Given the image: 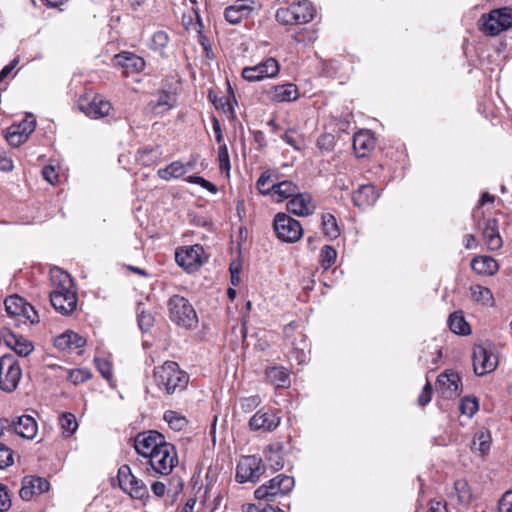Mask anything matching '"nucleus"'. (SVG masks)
I'll list each match as a JSON object with an SVG mask.
<instances>
[{
	"label": "nucleus",
	"mask_w": 512,
	"mask_h": 512,
	"mask_svg": "<svg viewBox=\"0 0 512 512\" xmlns=\"http://www.w3.org/2000/svg\"><path fill=\"white\" fill-rule=\"evenodd\" d=\"M15 128H19L23 135L29 137V135L32 134L36 128V119L33 115H28L18 125H15Z\"/></svg>",
	"instance_id": "nucleus-52"
},
{
	"label": "nucleus",
	"mask_w": 512,
	"mask_h": 512,
	"mask_svg": "<svg viewBox=\"0 0 512 512\" xmlns=\"http://www.w3.org/2000/svg\"><path fill=\"white\" fill-rule=\"evenodd\" d=\"M50 483L46 478L39 476H25L19 491L21 499L29 501L33 495L48 492Z\"/></svg>",
	"instance_id": "nucleus-17"
},
{
	"label": "nucleus",
	"mask_w": 512,
	"mask_h": 512,
	"mask_svg": "<svg viewBox=\"0 0 512 512\" xmlns=\"http://www.w3.org/2000/svg\"><path fill=\"white\" fill-rule=\"evenodd\" d=\"M432 391H433L432 385L430 384V382L427 381V383L424 385V387L422 389L421 394L418 397V404L420 406H425L431 401Z\"/></svg>",
	"instance_id": "nucleus-59"
},
{
	"label": "nucleus",
	"mask_w": 512,
	"mask_h": 512,
	"mask_svg": "<svg viewBox=\"0 0 512 512\" xmlns=\"http://www.w3.org/2000/svg\"><path fill=\"white\" fill-rule=\"evenodd\" d=\"M259 9L260 6L256 7L254 0H236L224 9L223 15L229 24L238 25Z\"/></svg>",
	"instance_id": "nucleus-14"
},
{
	"label": "nucleus",
	"mask_w": 512,
	"mask_h": 512,
	"mask_svg": "<svg viewBox=\"0 0 512 512\" xmlns=\"http://www.w3.org/2000/svg\"><path fill=\"white\" fill-rule=\"evenodd\" d=\"M273 229L277 237L286 243H295L303 235V228L300 222L283 212H279L274 216Z\"/></svg>",
	"instance_id": "nucleus-8"
},
{
	"label": "nucleus",
	"mask_w": 512,
	"mask_h": 512,
	"mask_svg": "<svg viewBox=\"0 0 512 512\" xmlns=\"http://www.w3.org/2000/svg\"><path fill=\"white\" fill-rule=\"evenodd\" d=\"M479 403L476 397L466 396L461 400L460 411L469 418L473 417L478 411Z\"/></svg>",
	"instance_id": "nucleus-42"
},
{
	"label": "nucleus",
	"mask_w": 512,
	"mask_h": 512,
	"mask_svg": "<svg viewBox=\"0 0 512 512\" xmlns=\"http://www.w3.org/2000/svg\"><path fill=\"white\" fill-rule=\"evenodd\" d=\"M114 65L124 69L126 74L139 73L145 68V61L142 57L127 51L114 56Z\"/></svg>",
	"instance_id": "nucleus-20"
},
{
	"label": "nucleus",
	"mask_w": 512,
	"mask_h": 512,
	"mask_svg": "<svg viewBox=\"0 0 512 512\" xmlns=\"http://www.w3.org/2000/svg\"><path fill=\"white\" fill-rule=\"evenodd\" d=\"M146 470L149 475L156 477L158 475H168L178 464L176 448L169 443L159 448L151 455L145 458Z\"/></svg>",
	"instance_id": "nucleus-3"
},
{
	"label": "nucleus",
	"mask_w": 512,
	"mask_h": 512,
	"mask_svg": "<svg viewBox=\"0 0 512 512\" xmlns=\"http://www.w3.org/2000/svg\"><path fill=\"white\" fill-rule=\"evenodd\" d=\"M491 445V435L487 430H480L474 435L473 442L471 444V450L479 452L481 455L486 454Z\"/></svg>",
	"instance_id": "nucleus-35"
},
{
	"label": "nucleus",
	"mask_w": 512,
	"mask_h": 512,
	"mask_svg": "<svg viewBox=\"0 0 512 512\" xmlns=\"http://www.w3.org/2000/svg\"><path fill=\"white\" fill-rule=\"evenodd\" d=\"M218 160H219V168L221 172L230 171V158L228 153V148L226 144H222L218 149Z\"/></svg>",
	"instance_id": "nucleus-51"
},
{
	"label": "nucleus",
	"mask_w": 512,
	"mask_h": 512,
	"mask_svg": "<svg viewBox=\"0 0 512 512\" xmlns=\"http://www.w3.org/2000/svg\"><path fill=\"white\" fill-rule=\"evenodd\" d=\"M78 107L85 115L94 119L107 116L112 109L111 103L101 96H94L92 100L82 97L79 99Z\"/></svg>",
	"instance_id": "nucleus-16"
},
{
	"label": "nucleus",
	"mask_w": 512,
	"mask_h": 512,
	"mask_svg": "<svg viewBox=\"0 0 512 512\" xmlns=\"http://www.w3.org/2000/svg\"><path fill=\"white\" fill-rule=\"evenodd\" d=\"M95 364L98 371L101 373L103 378L110 380L112 378V366L111 363L104 358H95Z\"/></svg>",
	"instance_id": "nucleus-55"
},
{
	"label": "nucleus",
	"mask_w": 512,
	"mask_h": 512,
	"mask_svg": "<svg viewBox=\"0 0 512 512\" xmlns=\"http://www.w3.org/2000/svg\"><path fill=\"white\" fill-rule=\"evenodd\" d=\"M91 373L87 369L77 368L67 370V379L74 385L83 383L91 378Z\"/></svg>",
	"instance_id": "nucleus-43"
},
{
	"label": "nucleus",
	"mask_w": 512,
	"mask_h": 512,
	"mask_svg": "<svg viewBox=\"0 0 512 512\" xmlns=\"http://www.w3.org/2000/svg\"><path fill=\"white\" fill-rule=\"evenodd\" d=\"M6 312L11 317L21 316L26 300L19 295H11L4 301Z\"/></svg>",
	"instance_id": "nucleus-36"
},
{
	"label": "nucleus",
	"mask_w": 512,
	"mask_h": 512,
	"mask_svg": "<svg viewBox=\"0 0 512 512\" xmlns=\"http://www.w3.org/2000/svg\"><path fill=\"white\" fill-rule=\"evenodd\" d=\"M290 345L292 357L298 362V364L305 363L308 359L309 353V344L306 336L302 333H298L297 337L290 342Z\"/></svg>",
	"instance_id": "nucleus-29"
},
{
	"label": "nucleus",
	"mask_w": 512,
	"mask_h": 512,
	"mask_svg": "<svg viewBox=\"0 0 512 512\" xmlns=\"http://www.w3.org/2000/svg\"><path fill=\"white\" fill-rule=\"evenodd\" d=\"M117 478L120 488L132 498L142 500L149 497L147 485L132 474L128 465L119 468Z\"/></svg>",
	"instance_id": "nucleus-12"
},
{
	"label": "nucleus",
	"mask_w": 512,
	"mask_h": 512,
	"mask_svg": "<svg viewBox=\"0 0 512 512\" xmlns=\"http://www.w3.org/2000/svg\"><path fill=\"white\" fill-rule=\"evenodd\" d=\"M169 318L178 326L187 329L195 327L198 317L190 302L180 295H173L168 301Z\"/></svg>",
	"instance_id": "nucleus-4"
},
{
	"label": "nucleus",
	"mask_w": 512,
	"mask_h": 512,
	"mask_svg": "<svg viewBox=\"0 0 512 512\" xmlns=\"http://www.w3.org/2000/svg\"><path fill=\"white\" fill-rule=\"evenodd\" d=\"M169 42V36L164 31H157L153 34L150 48L154 51L162 52Z\"/></svg>",
	"instance_id": "nucleus-45"
},
{
	"label": "nucleus",
	"mask_w": 512,
	"mask_h": 512,
	"mask_svg": "<svg viewBox=\"0 0 512 512\" xmlns=\"http://www.w3.org/2000/svg\"><path fill=\"white\" fill-rule=\"evenodd\" d=\"M11 507V499L9 497L7 487L0 484V511H6Z\"/></svg>",
	"instance_id": "nucleus-61"
},
{
	"label": "nucleus",
	"mask_w": 512,
	"mask_h": 512,
	"mask_svg": "<svg viewBox=\"0 0 512 512\" xmlns=\"http://www.w3.org/2000/svg\"><path fill=\"white\" fill-rule=\"evenodd\" d=\"M59 424L63 430V434L70 437L78 428V423L74 414L66 412L61 414Z\"/></svg>",
	"instance_id": "nucleus-39"
},
{
	"label": "nucleus",
	"mask_w": 512,
	"mask_h": 512,
	"mask_svg": "<svg viewBox=\"0 0 512 512\" xmlns=\"http://www.w3.org/2000/svg\"><path fill=\"white\" fill-rule=\"evenodd\" d=\"M483 237L489 250L495 251L502 247L503 241L499 233L497 218H488L483 228Z\"/></svg>",
	"instance_id": "nucleus-22"
},
{
	"label": "nucleus",
	"mask_w": 512,
	"mask_h": 512,
	"mask_svg": "<svg viewBox=\"0 0 512 512\" xmlns=\"http://www.w3.org/2000/svg\"><path fill=\"white\" fill-rule=\"evenodd\" d=\"M13 450L3 443H0V469L13 464Z\"/></svg>",
	"instance_id": "nucleus-50"
},
{
	"label": "nucleus",
	"mask_w": 512,
	"mask_h": 512,
	"mask_svg": "<svg viewBox=\"0 0 512 512\" xmlns=\"http://www.w3.org/2000/svg\"><path fill=\"white\" fill-rule=\"evenodd\" d=\"M299 97V91L295 84L286 83L273 87V99L278 102L295 101Z\"/></svg>",
	"instance_id": "nucleus-31"
},
{
	"label": "nucleus",
	"mask_w": 512,
	"mask_h": 512,
	"mask_svg": "<svg viewBox=\"0 0 512 512\" xmlns=\"http://www.w3.org/2000/svg\"><path fill=\"white\" fill-rule=\"evenodd\" d=\"M280 424V417L271 411L259 410L249 420L248 426L252 431L271 432Z\"/></svg>",
	"instance_id": "nucleus-18"
},
{
	"label": "nucleus",
	"mask_w": 512,
	"mask_h": 512,
	"mask_svg": "<svg viewBox=\"0 0 512 512\" xmlns=\"http://www.w3.org/2000/svg\"><path fill=\"white\" fill-rule=\"evenodd\" d=\"M471 268L479 275H493L498 271L499 266L491 256H476L471 261Z\"/></svg>",
	"instance_id": "nucleus-27"
},
{
	"label": "nucleus",
	"mask_w": 512,
	"mask_h": 512,
	"mask_svg": "<svg viewBox=\"0 0 512 512\" xmlns=\"http://www.w3.org/2000/svg\"><path fill=\"white\" fill-rule=\"evenodd\" d=\"M266 379L276 387H288L290 377L287 369L281 366H273L266 369Z\"/></svg>",
	"instance_id": "nucleus-30"
},
{
	"label": "nucleus",
	"mask_w": 512,
	"mask_h": 512,
	"mask_svg": "<svg viewBox=\"0 0 512 512\" xmlns=\"http://www.w3.org/2000/svg\"><path fill=\"white\" fill-rule=\"evenodd\" d=\"M5 344L15 351L19 356L26 357L30 355L34 346L31 341L27 340L21 335H17L11 331H8L3 335Z\"/></svg>",
	"instance_id": "nucleus-23"
},
{
	"label": "nucleus",
	"mask_w": 512,
	"mask_h": 512,
	"mask_svg": "<svg viewBox=\"0 0 512 512\" xmlns=\"http://www.w3.org/2000/svg\"><path fill=\"white\" fill-rule=\"evenodd\" d=\"M266 452L268 453H277V454H281L283 456H285L286 454V451H285V445L284 443L282 442H274V443H271L269 444L267 447H266Z\"/></svg>",
	"instance_id": "nucleus-64"
},
{
	"label": "nucleus",
	"mask_w": 512,
	"mask_h": 512,
	"mask_svg": "<svg viewBox=\"0 0 512 512\" xmlns=\"http://www.w3.org/2000/svg\"><path fill=\"white\" fill-rule=\"evenodd\" d=\"M287 210L297 216H308L314 212L309 195L298 193L287 202Z\"/></svg>",
	"instance_id": "nucleus-24"
},
{
	"label": "nucleus",
	"mask_w": 512,
	"mask_h": 512,
	"mask_svg": "<svg viewBox=\"0 0 512 512\" xmlns=\"http://www.w3.org/2000/svg\"><path fill=\"white\" fill-rule=\"evenodd\" d=\"M22 370L18 361L12 355H4L0 358V389L11 393L21 379Z\"/></svg>",
	"instance_id": "nucleus-10"
},
{
	"label": "nucleus",
	"mask_w": 512,
	"mask_h": 512,
	"mask_svg": "<svg viewBox=\"0 0 512 512\" xmlns=\"http://www.w3.org/2000/svg\"><path fill=\"white\" fill-rule=\"evenodd\" d=\"M337 251L331 245H325L321 249L320 253V263L321 266L327 270L329 269L336 261Z\"/></svg>",
	"instance_id": "nucleus-41"
},
{
	"label": "nucleus",
	"mask_w": 512,
	"mask_h": 512,
	"mask_svg": "<svg viewBox=\"0 0 512 512\" xmlns=\"http://www.w3.org/2000/svg\"><path fill=\"white\" fill-rule=\"evenodd\" d=\"M85 345L86 339L72 330H67L54 339V346L60 351H72Z\"/></svg>",
	"instance_id": "nucleus-21"
},
{
	"label": "nucleus",
	"mask_w": 512,
	"mask_h": 512,
	"mask_svg": "<svg viewBox=\"0 0 512 512\" xmlns=\"http://www.w3.org/2000/svg\"><path fill=\"white\" fill-rule=\"evenodd\" d=\"M173 101V96L169 92L162 90L159 94L157 101L155 103L150 102V106L152 107L153 110H158L162 107H165V110H169L174 105Z\"/></svg>",
	"instance_id": "nucleus-48"
},
{
	"label": "nucleus",
	"mask_w": 512,
	"mask_h": 512,
	"mask_svg": "<svg viewBox=\"0 0 512 512\" xmlns=\"http://www.w3.org/2000/svg\"><path fill=\"white\" fill-rule=\"evenodd\" d=\"M264 453H265V458H266L267 462L269 463L272 470L279 471L284 467L285 462H284L283 455L277 454V453H268V452H266V450L264 451Z\"/></svg>",
	"instance_id": "nucleus-54"
},
{
	"label": "nucleus",
	"mask_w": 512,
	"mask_h": 512,
	"mask_svg": "<svg viewBox=\"0 0 512 512\" xmlns=\"http://www.w3.org/2000/svg\"><path fill=\"white\" fill-rule=\"evenodd\" d=\"M295 485V480L292 476L286 474H278L270 479L265 484L259 486L254 496L258 500L274 501L279 495H287L292 491Z\"/></svg>",
	"instance_id": "nucleus-6"
},
{
	"label": "nucleus",
	"mask_w": 512,
	"mask_h": 512,
	"mask_svg": "<svg viewBox=\"0 0 512 512\" xmlns=\"http://www.w3.org/2000/svg\"><path fill=\"white\" fill-rule=\"evenodd\" d=\"M498 512H512V490L506 491L498 501Z\"/></svg>",
	"instance_id": "nucleus-57"
},
{
	"label": "nucleus",
	"mask_w": 512,
	"mask_h": 512,
	"mask_svg": "<svg viewBox=\"0 0 512 512\" xmlns=\"http://www.w3.org/2000/svg\"><path fill=\"white\" fill-rule=\"evenodd\" d=\"M185 173H187V170L185 169L184 163L180 161H174L157 171L159 178L165 181H169L172 178H179Z\"/></svg>",
	"instance_id": "nucleus-33"
},
{
	"label": "nucleus",
	"mask_w": 512,
	"mask_h": 512,
	"mask_svg": "<svg viewBox=\"0 0 512 512\" xmlns=\"http://www.w3.org/2000/svg\"><path fill=\"white\" fill-rule=\"evenodd\" d=\"M42 175L43 178L50 184H54L58 179V175L53 166H45L42 169Z\"/></svg>",
	"instance_id": "nucleus-62"
},
{
	"label": "nucleus",
	"mask_w": 512,
	"mask_h": 512,
	"mask_svg": "<svg viewBox=\"0 0 512 512\" xmlns=\"http://www.w3.org/2000/svg\"><path fill=\"white\" fill-rule=\"evenodd\" d=\"M21 316L28 320L31 324H36L39 322V316L34 307L26 301V304L23 307V312H21Z\"/></svg>",
	"instance_id": "nucleus-58"
},
{
	"label": "nucleus",
	"mask_w": 512,
	"mask_h": 512,
	"mask_svg": "<svg viewBox=\"0 0 512 512\" xmlns=\"http://www.w3.org/2000/svg\"><path fill=\"white\" fill-rule=\"evenodd\" d=\"M242 77L249 82L260 81L263 78H266L261 64L255 65L253 67H245L242 70Z\"/></svg>",
	"instance_id": "nucleus-47"
},
{
	"label": "nucleus",
	"mask_w": 512,
	"mask_h": 512,
	"mask_svg": "<svg viewBox=\"0 0 512 512\" xmlns=\"http://www.w3.org/2000/svg\"><path fill=\"white\" fill-rule=\"evenodd\" d=\"M316 10L309 0H299L277 9L275 18L282 25H302L312 21Z\"/></svg>",
	"instance_id": "nucleus-2"
},
{
	"label": "nucleus",
	"mask_w": 512,
	"mask_h": 512,
	"mask_svg": "<svg viewBox=\"0 0 512 512\" xmlns=\"http://www.w3.org/2000/svg\"><path fill=\"white\" fill-rule=\"evenodd\" d=\"M153 378L157 387L167 395L185 390L189 382L188 373L175 361H166L161 366H156Z\"/></svg>",
	"instance_id": "nucleus-1"
},
{
	"label": "nucleus",
	"mask_w": 512,
	"mask_h": 512,
	"mask_svg": "<svg viewBox=\"0 0 512 512\" xmlns=\"http://www.w3.org/2000/svg\"><path fill=\"white\" fill-rule=\"evenodd\" d=\"M448 326L452 332L458 335H469L471 333L470 325L465 320L461 311L450 314Z\"/></svg>",
	"instance_id": "nucleus-32"
},
{
	"label": "nucleus",
	"mask_w": 512,
	"mask_h": 512,
	"mask_svg": "<svg viewBox=\"0 0 512 512\" xmlns=\"http://www.w3.org/2000/svg\"><path fill=\"white\" fill-rule=\"evenodd\" d=\"M16 427V418H0V428L3 429V433H5V431L15 433Z\"/></svg>",
	"instance_id": "nucleus-63"
},
{
	"label": "nucleus",
	"mask_w": 512,
	"mask_h": 512,
	"mask_svg": "<svg viewBox=\"0 0 512 512\" xmlns=\"http://www.w3.org/2000/svg\"><path fill=\"white\" fill-rule=\"evenodd\" d=\"M454 489L460 504L468 505L472 501V492L465 479H458L454 482Z\"/></svg>",
	"instance_id": "nucleus-38"
},
{
	"label": "nucleus",
	"mask_w": 512,
	"mask_h": 512,
	"mask_svg": "<svg viewBox=\"0 0 512 512\" xmlns=\"http://www.w3.org/2000/svg\"><path fill=\"white\" fill-rule=\"evenodd\" d=\"M209 98L216 109H221L224 113H234V108L230 98L221 97L218 98L216 95H212V92L209 93Z\"/></svg>",
	"instance_id": "nucleus-49"
},
{
	"label": "nucleus",
	"mask_w": 512,
	"mask_h": 512,
	"mask_svg": "<svg viewBox=\"0 0 512 512\" xmlns=\"http://www.w3.org/2000/svg\"><path fill=\"white\" fill-rule=\"evenodd\" d=\"M270 190H273L271 195L277 202H282L290 197L292 198L299 193L298 186L290 180H284L277 184H273L270 187Z\"/></svg>",
	"instance_id": "nucleus-28"
},
{
	"label": "nucleus",
	"mask_w": 512,
	"mask_h": 512,
	"mask_svg": "<svg viewBox=\"0 0 512 512\" xmlns=\"http://www.w3.org/2000/svg\"><path fill=\"white\" fill-rule=\"evenodd\" d=\"M380 194L372 184H363L352 193V202L359 209H366L373 206Z\"/></svg>",
	"instance_id": "nucleus-19"
},
{
	"label": "nucleus",
	"mask_w": 512,
	"mask_h": 512,
	"mask_svg": "<svg viewBox=\"0 0 512 512\" xmlns=\"http://www.w3.org/2000/svg\"><path fill=\"white\" fill-rule=\"evenodd\" d=\"M204 249L201 245H193L178 248L175 253V260L179 266L188 272L196 271L202 264L201 256Z\"/></svg>",
	"instance_id": "nucleus-15"
},
{
	"label": "nucleus",
	"mask_w": 512,
	"mask_h": 512,
	"mask_svg": "<svg viewBox=\"0 0 512 512\" xmlns=\"http://www.w3.org/2000/svg\"><path fill=\"white\" fill-rule=\"evenodd\" d=\"M472 299L486 306H493L494 298L491 290L488 287L476 284L470 287Z\"/></svg>",
	"instance_id": "nucleus-34"
},
{
	"label": "nucleus",
	"mask_w": 512,
	"mask_h": 512,
	"mask_svg": "<svg viewBox=\"0 0 512 512\" xmlns=\"http://www.w3.org/2000/svg\"><path fill=\"white\" fill-rule=\"evenodd\" d=\"M167 444L169 442L166 441L165 436L156 430L140 432L134 438V448L137 454L143 458L148 457Z\"/></svg>",
	"instance_id": "nucleus-13"
},
{
	"label": "nucleus",
	"mask_w": 512,
	"mask_h": 512,
	"mask_svg": "<svg viewBox=\"0 0 512 512\" xmlns=\"http://www.w3.org/2000/svg\"><path fill=\"white\" fill-rule=\"evenodd\" d=\"M264 472L262 458L257 455H248L242 457L237 464L235 478L238 483H255Z\"/></svg>",
	"instance_id": "nucleus-11"
},
{
	"label": "nucleus",
	"mask_w": 512,
	"mask_h": 512,
	"mask_svg": "<svg viewBox=\"0 0 512 512\" xmlns=\"http://www.w3.org/2000/svg\"><path fill=\"white\" fill-rule=\"evenodd\" d=\"M271 179V172L269 170L264 171L260 177L258 178L256 182V186L258 191L263 195L272 194L273 190H270V188H266V184Z\"/></svg>",
	"instance_id": "nucleus-56"
},
{
	"label": "nucleus",
	"mask_w": 512,
	"mask_h": 512,
	"mask_svg": "<svg viewBox=\"0 0 512 512\" xmlns=\"http://www.w3.org/2000/svg\"><path fill=\"white\" fill-rule=\"evenodd\" d=\"M322 228L324 234L331 240L340 235V230L334 215L325 213L322 215Z\"/></svg>",
	"instance_id": "nucleus-37"
},
{
	"label": "nucleus",
	"mask_w": 512,
	"mask_h": 512,
	"mask_svg": "<svg viewBox=\"0 0 512 512\" xmlns=\"http://www.w3.org/2000/svg\"><path fill=\"white\" fill-rule=\"evenodd\" d=\"M437 384L445 387L442 394L446 398H454L461 392V379L455 372H445L438 376Z\"/></svg>",
	"instance_id": "nucleus-25"
},
{
	"label": "nucleus",
	"mask_w": 512,
	"mask_h": 512,
	"mask_svg": "<svg viewBox=\"0 0 512 512\" xmlns=\"http://www.w3.org/2000/svg\"><path fill=\"white\" fill-rule=\"evenodd\" d=\"M260 402L261 400L259 396H251L242 399L240 405L244 412H251L260 404Z\"/></svg>",
	"instance_id": "nucleus-60"
},
{
	"label": "nucleus",
	"mask_w": 512,
	"mask_h": 512,
	"mask_svg": "<svg viewBox=\"0 0 512 512\" xmlns=\"http://www.w3.org/2000/svg\"><path fill=\"white\" fill-rule=\"evenodd\" d=\"M141 303L137 306V321L138 326L143 332H148L154 324V316L151 312L143 309Z\"/></svg>",
	"instance_id": "nucleus-40"
},
{
	"label": "nucleus",
	"mask_w": 512,
	"mask_h": 512,
	"mask_svg": "<svg viewBox=\"0 0 512 512\" xmlns=\"http://www.w3.org/2000/svg\"><path fill=\"white\" fill-rule=\"evenodd\" d=\"M16 426L15 434L28 440L34 439L38 431L37 422L30 415L16 417Z\"/></svg>",
	"instance_id": "nucleus-26"
},
{
	"label": "nucleus",
	"mask_w": 512,
	"mask_h": 512,
	"mask_svg": "<svg viewBox=\"0 0 512 512\" xmlns=\"http://www.w3.org/2000/svg\"><path fill=\"white\" fill-rule=\"evenodd\" d=\"M480 22L481 29L485 34L496 36L512 27V9L504 7L492 10L490 13L482 15Z\"/></svg>",
	"instance_id": "nucleus-7"
},
{
	"label": "nucleus",
	"mask_w": 512,
	"mask_h": 512,
	"mask_svg": "<svg viewBox=\"0 0 512 512\" xmlns=\"http://www.w3.org/2000/svg\"><path fill=\"white\" fill-rule=\"evenodd\" d=\"M164 420L169 424L170 428L180 431L186 425L184 417L179 416L176 412L168 410L164 413Z\"/></svg>",
	"instance_id": "nucleus-46"
},
{
	"label": "nucleus",
	"mask_w": 512,
	"mask_h": 512,
	"mask_svg": "<svg viewBox=\"0 0 512 512\" xmlns=\"http://www.w3.org/2000/svg\"><path fill=\"white\" fill-rule=\"evenodd\" d=\"M498 356L492 343L475 345L473 349V368L477 376H484L497 368Z\"/></svg>",
	"instance_id": "nucleus-9"
},
{
	"label": "nucleus",
	"mask_w": 512,
	"mask_h": 512,
	"mask_svg": "<svg viewBox=\"0 0 512 512\" xmlns=\"http://www.w3.org/2000/svg\"><path fill=\"white\" fill-rule=\"evenodd\" d=\"M260 64L262 66L264 75L267 78L274 77L279 72V64L274 58H268Z\"/></svg>",
	"instance_id": "nucleus-53"
},
{
	"label": "nucleus",
	"mask_w": 512,
	"mask_h": 512,
	"mask_svg": "<svg viewBox=\"0 0 512 512\" xmlns=\"http://www.w3.org/2000/svg\"><path fill=\"white\" fill-rule=\"evenodd\" d=\"M27 139L28 137L26 135H23V133L20 132L19 128H15V125H12L8 128L6 140L11 146L18 147L24 142H26Z\"/></svg>",
	"instance_id": "nucleus-44"
},
{
	"label": "nucleus",
	"mask_w": 512,
	"mask_h": 512,
	"mask_svg": "<svg viewBox=\"0 0 512 512\" xmlns=\"http://www.w3.org/2000/svg\"><path fill=\"white\" fill-rule=\"evenodd\" d=\"M63 280L60 281V289H55L50 293V302L54 309L62 315L72 314L77 306V294L71 291L72 279L69 274H62Z\"/></svg>",
	"instance_id": "nucleus-5"
}]
</instances>
